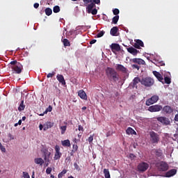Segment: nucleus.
Listing matches in <instances>:
<instances>
[{"mask_svg":"<svg viewBox=\"0 0 178 178\" xmlns=\"http://www.w3.org/2000/svg\"><path fill=\"white\" fill-rule=\"evenodd\" d=\"M104 175L105 178H111V173L109 172V169H104Z\"/></svg>","mask_w":178,"mask_h":178,"instance_id":"nucleus-32","label":"nucleus"},{"mask_svg":"<svg viewBox=\"0 0 178 178\" xmlns=\"http://www.w3.org/2000/svg\"><path fill=\"white\" fill-rule=\"evenodd\" d=\"M34 162L35 163H36V165H40V166H42V165L44 164V159H42V158H36L34 159Z\"/></svg>","mask_w":178,"mask_h":178,"instance_id":"nucleus-28","label":"nucleus"},{"mask_svg":"<svg viewBox=\"0 0 178 178\" xmlns=\"http://www.w3.org/2000/svg\"><path fill=\"white\" fill-rule=\"evenodd\" d=\"M164 83L165 84H170V83H172V80L170 79V77L168 76H165L164 77Z\"/></svg>","mask_w":178,"mask_h":178,"instance_id":"nucleus-38","label":"nucleus"},{"mask_svg":"<svg viewBox=\"0 0 178 178\" xmlns=\"http://www.w3.org/2000/svg\"><path fill=\"white\" fill-rule=\"evenodd\" d=\"M163 111L165 113H172V112H173V108L170 106H165L163 108Z\"/></svg>","mask_w":178,"mask_h":178,"instance_id":"nucleus-26","label":"nucleus"},{"mask_svg":"<svg viewBox=\"0 0 178 178\" xmlns=\"http://www.w3.org/2000/svg\"><path fill=\"white\" fill-rule=\"evenodd\" d=\"M154 153L155 154L156 158H160V159H162V158H163V153L162 152V150L155 149L154 151Z\"/></svg>","mask_w":178,"mask_h":178,"instance_id":"nucleus-24","label":"nucleus"},{"mask_svg":"<svg viewBox=\"0 0 178 178\" xmlns=\"http://www.w3.org/2000/svg\"><path fill=\"white\" fill-rule=\"evenodd\" d=\"M60 129L61 130V134H65V133L66 131V129H67V127L66 125L62 126L60 127Z\"/></svg>","mask_w":178,"mask_h":178,"instance_id":"nucleus-40","label":"nucleus"},{"mask_svg":"<svg viewBox=\"0 0 178 178\" xmlns=\"http://www.w3.org/2000/svg\"><path fill=\"white\" fill-rule=\"evenodd\" d=\"M94 140V135H91L89 138H88V141L89 143H92Z\"/></svg>","mask_w":178,"mask_h":178,"instance_id":"nucleus-52","label":"nucleus"},{"mask_svg":"<svg viewBox=\"0 0 178 178\" xmlns=\"http://www.w3.org/2000/svg\"><path fill=\"white\" fill-rule=\"evenodd\" d=\"M154 79L151 77L143 78L141 79V84L142 86H145V87H151L154 86Z\"/></svg>","mask_w":178,"mask_h":178,"instance_id":"nucleus-5","label":"nucleus"},{"mask_svg":"<svg viewBox=\"0 0 178 178\" xmlns=\"http://www.w3.org/2000/svg\"><path fill=\"white\" fill-rule=\"evenodd\" d=\"M148 111L149 112H160L162 111V106L158 104L150 106Z\"/></svg>","mask_w":178,"mask_h":178,"instance_id":"nucleus-11","label":"nucleus"},{"mask_svg":"<svg viewBox=\"0 0 178 178\" xmlns=\"http://www.w3.org/2000/svg\"><path fill=\"white\" fill-rule=\"evenodd\" d=\"M48 112H52V106H49V107L44 111V113H48Z\"/></svg>","mask_w":178,"mask_h":178,"instance_id":"nucleus-43","label":"nucleus"},{"mask_svg":"<svg viewBox=\"0 0 178 178\" xmlns=\"http://www.w3.org/2000/svg\"><path fill=\"white\" fill-rule=\"evenodd\" d=\"M79 141H80V138H79V139L75 138V139L74 140V142L75 144H77V143H79Z\"/></svg>","mask_w":178,"mask_h":178,"instance_id":"nucleus-60","label":"nucleus"},{"mask_svg":"<svg viewBox=\"0 0 178 178\" xmlns=\"http://www.w3.org/2000/svg\"><path fill=\"white\" fill-rule=\"evenodd\" d=\"M113 13L115 16H118V15H119V13H120V11L119 10V9L115 8L114 10H113Z\"/></svg>","mask_w":178,"mask_h":178,"instance_id":"nucleus-44","label":"nucleus"},{"mask_svg":"<svg viewBox=\"0 0 178 178\" xmlns=\"http://www.w3.org/2000/svg\"><path fill=\"white\" fill-rule=\"evenodd\" d=\"M51 172H52V168L50 167H48L46 170L47 175H51Z\"/></svg>","mask_w":178,"mask_h":178,"instance_id":"nucleus-47","label":"nucleus"},{"mask_svg":"<svg viewBox=\"0 0 178 178\" xmlns=\"http://www.w3.org/2000/svg\"><path fill=\"white\" fill-rule=\"evenodd\" d=\"M17 63H20L19 62H17V60H13L10 63V65H12V66H16V65H17Z\"/></svg>","mask_w":178,"mask_h":178,"instance_id":"nucleus-46","label":"nucleus"},{"mask_svg":"<svg viewBox=\"0 0 178 178\" xmlns=\"http://www.w3.org/2000/svg\"><path fill=\"white\" fill-rule=\"evenodd\" d=\"M34 176H35V172H34V171H33V173H32L31 177H32V178H35Z\"/></svg>","mask_w":178,"mask_h":178,"instance_id":"nucleus-64","label":"nucleus"},{"mask_svg":"<svg viewBox=\"0 0 178 178\" xmlns=\"http://www.w3.org/2000/svg\"><path fill=\"white\" fill-rule=\"evenodd\" d=\"M74 169H76V170H78V172L81 170V169H80V166H79V164H77V163H74Z\"/></svg>","mask_w":178,"mask_h":178,"instance_id":"nucleus-45","label":"nucleus"},{"mask_svg":"<svg viewBox=\"0 0 178 178\" xmlns=\"http://www.w3.org/2000/svg\"><path fill=\"white\" fill-rule=\"evenodd\" d=\"M106 74L110 81H114L115 83L119 81V74L115 69L108 67L106 69Z\"/></svg>","mask_w":178,"mask_h":178,"instance_id":"nucleus-1","label":"nucleus"},{"mask_svg":"<svg viewBox=\"0 0 178 178\" xmlns=\"http://www.w3.org/2000/svg\"><path fill=\"white\" fill-rule=\"evenodd\" d=\"M78 95H79V97L81 99H84L85 101H87V94L86 93V92H84V90H80L78 92Z\"/></svg>","mask_w":178,"mask_h":178,"instance_id":"nucleus-22","label":"nucleus"},{"mask_svg":"<svg viewBox=\"0 0 178 178\" xmlns=\"http://www.w3.org/2000/svg\"><path fill=\"white\" fill-rule=\"evenodd\" d=\"M140 83L141 84V79H140V77L136 76L135 77L132 82L130 83V87H131L132 88H136V90H137L138 88V84Z\"/></svg>","mask_w":178,"mask_h":178,"instance_id":"nucleus-8","label":"nucleus"},{"mask_svg":"<svg viewBox=\"0 0 178 178\" xmlns=\"http://www.w3.org/2000/svg\"><path fill=\"white\" fill-rule=\"evenodd\" d=\"M157 120L163 124H165V126H168V124H170V120L166 117H159L157 118Z\"/></svg>","mask_w":178,"mask_h":178,"instance_id":"nucleus-12","label":"nucleus"},{"mask_svg":"<svg viewBox=\"0 0 178 178\" xmlns=\"http://www.w3.org/2000/svg\"><path fill=\"white\" fill-rule=\"evenodd\" d=\"M86 12L88 13H91L93 15H95L98 13V10H97L95 3H90L86 5Z\"/></svg>","mask_w":178,"mask_h":178,"instance_id":"nucleus-4","label":"nucleus"},{"mask_svg":"<svg viewBox=\"0 0 178 178\" xmlns=\"http://www.w3.org/2000/svg\"><path fill=\"white\" fill-rule=\"evenodd\" d=\"M134 48H136V49H140L141 47H144V42H142L141 40L137 39L135 40V43L134 44Z\"/></svg>","mask_w":178,"mask_h":178,"instance_id":"nucleus-13","label":"nucleus"},{"mask_svg":"<svg viewBox=\"0 0 178 178\" xmlns=\"http://www.w3.org/2000/svg\"><path fill=\"white\" fill-rule=\"evenodd\" d=\"M176 173H177V170L171 169L168 170L167 172H165L164 177H172V176H175Z\"/></svg>","mask_w":178,"mask_h":178,"instance_id":"nucleus-15","label":"nucleus"},{"mask_svg":"<svg viewBox=\"0 0 178 178\" xmlns=\"http://www.w3.org/2000/svg\"><path fill=\"white\" fill-rule=\"evenodd\" d=\"M56 79L59 83H60L63 86L66 85V81H65V77H63V75L62 74H57Z\"/></svg>","mask_w":178,"mask_h":178,"instance_id":"nucleus-21","label":"nucleus"},{"mask_svg":"<svg viewBox=\"0 0 178 178\" xmlns=\"http://www.w3.org/2000/svg\"><path fill=\"white\" fill-rule=\"evenodd\" d=\"M85 6H87L89 3H95V5H99L101 0H83Z\"/></svg>","mask_w":178,"mask_h":178,"instance_id":"nucleus-16","label":"nucleus"},{"mask_svg":"<svg viewBox=\"0 0 178 178\" xmlns=\"http://www.w3.org/2000/svg\"><path fill=\"white\" fill-rule=\"evenodd\" d=\"M153 74L159 80V81H161V83H163V76L162 74H161V73L157 71H153Z\"/></svg>","mask_w":178,"mask_h":178,"instance_id":"nucleus-18","label":"nucleus"},{"mask_svg":"<svg viewBox=\"0 0 178 178\" xmlns=\"http://www.w3.org/2000/svg\"><path fill=\"white\" fill-rule=\"evenodd\" d=\"M149 143L152 145H156V144L159 143V141L161 140V137L159 136V134H158L156 132L154 131H151L149 133Z\"/></svg>","mask_w":178,"mask_h":178,"instance_id":"nucleus-2","label":"nucleus"},{"mask_svg":"<svg viewBox=\"0 0 178 178\" xmlns=\"http://www.w3.org/2000/svg\"><path fill=\"white\" fill-rule=\"evenodd\" d=\"M17 123H18V124H19V125L22 124V120H19Z\"/></svg>","mask_w":178,"mask_h":178,"instance_id":"nucleus-63","label":"nucleus"},{"mask_svg":"<svg viewBox=\"0 0 178 178\" xmlns=\"http://www.w3.org/2000/svg\"><path fill=\"white\" fill-rule=\"evenodd\" d=\"M39 6H40V3H35L33 4V7L35 8V9H38Z\"/></svg>","mask_w":178,"mask_h":178,"instance_id":"nucleus-55","label":"nucleus"},{"mask_svg":"<svg viewBox=\"0 0 178 178\" xmlns=\"http://www.w3.org/2000/svg\"><path fill=\"white\" fill-rule=\"evenodd\" d=\"M44 12L47 16H51V15H52V9L51 8H47Z\"/></svg>","mask_w":178,"mask_h":178,"instance_id":"nucleus-34","label":"nucleus"},{"mask_svg":"<svg viewBox=\"0 0 178 178\" xmlns=\"http://www.w3.org/2000/svg\"><path fill=\"white\" fill-rule=\"evenodd\" d=\"M55 76V72H52L51 73H49L47 75V79H49V77H54Z\"/></svg>","mask_w":178,"mask_h":178,"instance_id":"nucleus-49","label":"nucleus"},{"mask_svg":"<svg viewBox=\"0 0 178 178\" xmlns=\"http://www.w3.org/2000/svg\"><path fill=\"white\" fill-rule=\"evenodd\" d=\"M148 168H149V164L145 162H142L138 165L137 169L140 173H143V172H147V170H148Z\"/></svg>","mask_w":178,"mask_h":178,"instance_id":"nucleus-6","label":"nucleus"},{"mask_svg":"<svg viewBox=\"0 0 178 178\" xmlns=\"http://www.w3.org/2000/svg\"><path fill=\"white\" fill-rule=\"evenodd\" d=\"M39 129H40V130H42V129L44 130V125H42V124H40Z\"/></svg>","mask_w":178,"mask_h":178,"instance_id":"nucleus-59","label":"nucleus"},{"mask_svg":"<svg viewBox=\"0 0 178 178\" xmlns=\"http://www.w3.org/2000/svg\"><path fill=\"white\" fill-rule=\"evenodd\" d=\"M156 66H158L159 67L161 66H165V62L163 61H159L155 63Z\"/></svg>","mask_w":178,"mask_h":178,"instance_id":"nucleus-41","label":"nucleus"},{"mask_svg":"<svg viewBox=\"0 0 178 178\" xmlns=\"http://www.w3.org/2000/svg\"><path fill=\"white\" fill-rule=\"evenodd\" d=\"M61 144L63 147H70V140L69 139L62 140Z\"/></svg>","mask_w":178,"mask_h":178,"instance_id":"nucleus-29","label":"nucleus"},{"mask_svg":"<svg viewBox=\"0 0 178 178\" xmlns=\"http://www.w3.org/2000/svg\"><path fill=\"white\" fill-rule=\"evenodd\" d=\"M129 158L131 159H134L136 158V155L133 154H129Z\"/></svg>","mask_w":178,"mask_h":178,"instance_id":"nucleus-56","label":"nucleus"},{"mask_svg":"<svg viewBox=\"0 0 178 178\" xmlns=\"http://www.w3.org/2000/svg\"><path fill=\"white\" fill-rule=\"evenodd\" d=\"M24 108H26V105H24V100H22L18 107V111L22 112V111H24Z\"/></svg>","mask_w":178,"mask_h":178,"instance_id":"nucleus-31","label":"nucleus"},{"mask_svg":"<svg viewBox=\"0 0 178 178\" xmlns=\"http://www.w3.org/2000/svg\"><path fill=\"white\" fill-rule=\"evenodd\" d=\"M112 134H113V133L111 131H108L106 134V137H111V136H112Z\"/></svg>","mask_w":178,"mask_h":178,"instance_id":"nucleus-54","label":"nucleus"},{"mask_svg":"<svg viewBox=\"0 0 178 178\" xmlns=\"http://www.w3.org/2000/svg\"><path fill=\"white\" fill-rule=\"evenodd\" d=\"M132 67L134 68V69H137V70H140V65H137V64H133L132 65Z\"/></svg>","mask_w":178,"mask_h":178,"instance_id":"nucleus-50","label":"nucleus"},{"mask_svg":"<svg viewBox=\"0 0 178 178\" xmlns=\"http://www.w3.org/2000/svg\"><path fill=\"white\" fill-rule=\"evenodd\" d=\"M0 149L1 152H6V149L2 145L0 146Z\"/></svg>","mask_w":178,"mask_h":178,"instance_id":"nucleus-51","label":"nucleus"},{"mask_svg":"<svg viewBox=\"0 0 178 178\" xmlns=\"http://www.w3.org/2000/svg\"><path fill=\"white\" fill-rule=\"evenodd\" d=\"M127 51L129 54H131V55H134V56H136L137 54L140 53V51L137 50L136 48L133 47L127 48Z\"/></svg>","mask_w":178,"mask_h":178,"instance_id":"nucleus-17","label":"nucleus"},{"mask_svg":"<svg viewBox=\"0 0 178 178\" xmlns=\"http://www.w3.org/2000/svg\"><path fill=\"white\" fill-rule=\"evenodd\" d=\"M51 127H54V123L51 122H47L44 124V131L48 130V129H51Z\"/></svg>","mask_w":178,"mask_h":178,"instance_id":"nucleus-27","label":"nucleus"},{"mask_svg":"<svg viewBox=\"0 0 178 178\" xmlns=\"http://www.w3.org/2000/svg\"><path fill=\"white\" fill-rule=\"evenodd\" d=\"M175 122H178V113L175 117Z\"/></svg>","mask_w":178,"mask_h":178,"instance_id":"nucleus-61","label":"nucleus"},{"mask_svg":"<svg viewBox=\"0 0 178 178\" xmlns=\"http://www.w3.org/2000/svg\"><path fill=\"white\" fill-rule=\"evenodd\" d=\"M110 48L113 52V51H116L117 52L120 51V45H119V44L112 43L110 46Z\"/></svg>","mask_w":178,"mask_h":178,"instance_id":"nucleus-19","label":"nucleus"},{"mask_svg":"<svg viewBox=\"0 0 178 178\" xmlns=\"http://www.w3.org/2000/svg\"><path fill=\"white\" fill-rule=\"evenodd\" d=\"M39 116H44V115H47V113H44V112L42 113L38 114Z\"/></svg>","mask_w":178,"mask_h":178,"instance_id":"nucleus-62","label":"nucleus"},{"mask_svg":"<svg viewBox=\"0 0 178 178\" xmlns=\"http://www.w3.org/2000/svg\"><path fill=\"white\" fill-rule=\"evenodd\" d=\"M64 47H70V42L67 39L63 40Z\"/></svg>","mask_w":178,"mask_h":178,"instance_id":"nucleus-36","label":"nucleus"},{"mask_svg":"<svg viewBox=\"0 0 178 178\" xmlns=\"http://www.w3.org/2000/svg\"><path fill=\"white\" fill-rule=\"evenodd\" d=\"M82 136H83V132H79L78 134V138H79V140H80V138H81Z\"/></svg>","mask_w":178,"mask_h":178,"instance_id":"nucleus-58","label":"nucleus"},{"mask_svg":"<svg viewBox=\"0 0 178 178\" xmlns=\"http://www.w3.org/2000/svg\"><path fill=\"white\" fill-rule=\"evenodd\" d=\"M23 177L24 178H30V175L28 174L26 172H23Z\"/></svg>","mask_w":178,"mask_h":178,"instance_id":"nucleus-48","label":"nucleus"},{"mask_svg":"<svg viewBox=\"0 0 178 178\" xmlns=\"http://www.w3.org/2000/svg\"><path fill=\"white\" fill-rule=\"evenodd\" d=\"M78 130H79V131H81L82 133H83V131H84V128L83 127V126L79 125Z\"/></svg>","mask_w":178,"mask_h":178,"instance_id":"nucleus-53","label":"nucleus"},{"mask_svg":"<svg viewBox=\"0 0 178 178\" xmlns=\"http://www.w3.org/2000/svg\"><path fill=\"white\" fill-rule=\"evenodd\" d=\"M54 13H59L60 12V7L59 6H56L53 8Z\"/></svg>","mask_w":178,"mask_h":178,"instance_id":"nucleus-35","label":"nucleus"},{"mask_svg":"<svg viewBox=\"0 0 178 178\" xmlns=\"http://www.w3.org/2000/svg\"><path fill=\"white\" fill-rule=\"evenodd\" d=\"M155 166L159 172H166L169 170V164L165 161L157 162Z\"/></svg>","mask_w":178,"mask_h":178,"instance_id":"nucleus-3","label":"nucleus"},{"mask_svg":"<svg viewBox=\"0 0 178 178\" xmlns=\"http://www.w3.org/2000/svg\"><path fill=\"white\" fill-rule=\"evenodd\" d=\"M118 31H119V28L118 26H113L110 31V34L113 37H116L118 36Z\"/></svg>","mask_w":178,"mask_h":178,"instance_id":"nucleus-23","label":"nucleus"},{"mask_svg":"<svg viewBox=\"0 0 178 178\" xmlns=\"http://www.w3.org/2000/svg\"><path fill=\"white\" fill-rule=\"evenodd\" d=\"M95 42H97V40L93 39V40H92L90 42V44L91 45H92V44H95Z\"/></svg>","mask_w":178,"mask_h":178,"instance_id":"nucleus-57","label":"nucleus"},{"mask_svg":"<svg viewBox=\"0 0 178 178\" xmlns=\"http://www.w3.org/2000/svg\"><path fill=\"white\" fill-rule=\"evenodd\" d=\"M126 133L127 134H137V133L136 132V131H134V129H133V128L131 127H128L127 129L126 130Z\"/></svg>","mask_w":178,"mask_h":178,"instance_id":"nucleus-30","label":"nucleus"},{"mask_svg":"<svg viewBox=\"0 0 178 178\" xmlns=\"http://www.w3.org/2000/svg\"><path fill=\"white\" fill-rule=\"evenodd\" d=\"M115 69L118 72H122V73H127V68H126L124 66L120 64H117Z\"/></svg>","mask_w":178,"mask_h":178,"instance_id":"nucleus-20","label":"nucleus"},{"mask_svg":"<svg viewBox=\"0 0 178 178\" xmlns=\"http://www.w3.org/2000/svg\"><path fill=\"white\" fill-rule=\"evenodd\" d=\"M118 22H119V15H115L113 17V23L114 24H117Z\"/></svg>","mask_w":178,"mask_h":178,"instance_id":"nucleus-39","label":"nucleus"},{"mask_svg":"<svg viewBox=\"0 0 178 178\" xmlns=\"http://www.w3.org/2000/svg\"><path fill=\"white\" fill-rule=\"evenodd\" d=\"M104 34H105V31H102L97 33V38H101V37H104Z\"/></svg>","mask_w":178,"mask_h":178,"instance_id":"nucleus-42","label":"nucleus"},{"mask_svg":"<svg viewBox=\"0 0 178 178\" xmlns=\"http://www.w3.org/2000/svg\"><path fill=\"white\" fill-rule=\"evenodd\" d=\"M159 99V97L158 95H153L151 98L146 100L147 106H149V105H154V104L158 102Z\"/></svg>","mask_w":178,"mask_h":178,"instance_id":"nucleus-7","label":"nucleus"},{"mask_svg":"<svg viewBox=\"0 0 178 178\" xmlns=\"http://www.w3.org/2000/svg\"><path fill=\"white\" fill-rule=\"evenodd\" d=\"M54 149L56 151L54 154V161H58L60 158L62 157V153L60 152V147L59 145H56L54 147Z\"/></svg>","mask_w":178,"mask_h":178,"instance_id":"nucleus-10","label":"nucleus"},{"mask_svg":"<svg viewBox=\"0 0 178 178\" xmlns=\"http://www.w3.org/2000/svg\"><path fill=\"white\" fill-rule=\"evenodd\" d=\"M66 173H67V170L64 169L61 172H60L58 174V178H62V177H63V176H65V175H66Z\"/></svg>","mask_w":178,"mask_h":178,"instance_id":"nucleus-37","label":"nucleus"},{"mask_svg":"<svg viewBox=\"0 0 178 178\" xmlns=\"http://www.w3.org/2000/svg\"><path fill=\"white\" fill-rule=\"evenodd\" d=\"M77 149H79V146H77V145H73L72 150V152L70 153V155L73 156V154H75L77 152Z\"/></svg>","mask_w":178,"mask_h":178,"instance_id":"nucleus-33","label":"nucleus"},{"mask_svg":"<svg viewBox=\"0 0 178 178\" xmlns=\"http://www.w3.org/2000/svg\"><path fill=\"white\" fill-rule=\"evenodd\" d=\"M134 63H138V65H145V61L141 58H134L132 59Z\"/></svg>","mask_w":178,"mask_h":178,"instance_id":"nucleus-25","label":"nucleus"},{"mask_svg":"<svg viewBox=\"0 0 178 178\" xmlns=\"http://www.w3.org/2000/svg\"><path fill=\"white\" fill-rule=\"evenodd\" d=\"M11 69L14 70L16 74H20L23 70V65L21 63H17L16 65L11 66Z\"/></svg>","mask_w":178,"mask_h":178,"instance_id":"nucleus-9","label":"nucleus"},{"mask_svg":"<svg viewBox=\"0 0 178 178\" xmlns=\"http://www.w3.org/2000/svg\"><path fill=\"white\" fill-rule=\"evenodd\" d=\"M44 159L46 162V166H48L50 162L49 158L51 157V152L47 150L44 152Z\"/></svg>","mask_w":178,"mask_h":178,"instance_id":"nucleus-14","label":"nucleus"}]
</instances>
